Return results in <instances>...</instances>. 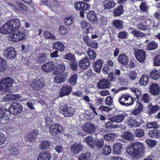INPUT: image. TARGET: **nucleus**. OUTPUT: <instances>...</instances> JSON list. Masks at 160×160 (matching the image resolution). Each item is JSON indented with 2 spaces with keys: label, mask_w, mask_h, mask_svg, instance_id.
Returning a JSON list of instances; mask_svg holds the SVG:
<instances>
[{
  "label": "nucleus",
  "mask_w": 160,
  "mask_h": 160,
  "mask_svg": "<svg viewBox=\"0 0 160 160\" xmlns=\"http://www.w3.org/2000/svg\"><path fill=\"white\" fill-rule=\"evenodd\" d=\"M126 152L134 160L139 159L145 155L144 146L141 142H134L128 147Z\"/></svg>",
  "instance_id": "nucleus-1"
},
{
  "label": "nucleus",
  "mask_w": 160,
  "mask_h": 160,
  "mask_svg": "<svg viewBox=\"0 0 160 160\" xmlns=\"http://www.w3.org/2000/svg\"><path fill=\"white\" fill-rule=\"evenodd\" d=\"M13 80L10 77H7L2 79L0 82V91L8 93L9 91V87L13 83Z\"/></svg>",
  "instance_id": "nucleus-2"
},
{
  "label": "nucleus",
  "mask_w": 160,
  "mask_h": 160,
  "mask_svg": "<svg viewBox=\"0 0 160 160\" xmlns=\"http://www.w3.org/2000/svg\"><path fill=\"white\" fill-rule=\"evenodd\" d=\"M133 99L129 95H124L119 99L120 103L122 105L128 106L132 105L133 103Z\"/></svg>",
  "instance_id": "nucleus-3"
},
{
  "label": "nucleus",
  "mask_w": 160,
  "mask_h": 160,
  "mask_svg": "<svg viewBox=\"0 0 160 160\" xmlns=\"http://www.w3.org/2000/svg\"><path fill=\"white\" fill-rule=\"evenodd\" d=\"M23 107L20 103L15 102L11 104L9 107V112L14 115H16L22 111Z\"/></svg>",
  "instance_id": "nucleus-4"
},
{
  "label": "nucleus",
  "mask_w": 160,
  "mask_h": 160,
  "mask_svg": "<svg viewBox=\"0 0 160 160\" xmlns=\"http://www.w3.org/2000/svg\"><path fill=\"white\" fill-rule=\"evenodd\" d=\"M60 112L66 117L73 116L74 113V108L71 107H67L65 105L61 106L60 108Z\"/></svg>",
  "instance_id": "nucleus-5"
},
{
  "label": "nucleus",
  "mask_w": 160,
  "mask_h": 160,
  "mask_svg": "<svg viewBox=\"0 0 160 160\" xmlns=\"http://www.w3.org/2000/svg\"><path fill=\"white\" fill-rule=\"evenodd\" d=\"M62 127L58 124L52 125L50 127L49 132L52 135H58L61 132Z\"/></svg>",
  "instance_id": "nucleus-6"
},
{
  "label": "nucleus",
  "mask_w": 160,
  "mask_h": 160,
  "mask_svg": "<svg viewBox=\"0 0 160 160\" xmlns=\"http://www.w3.org/2000/svg\"><path fill=\"white\" fill-rule=\"evenodd\" d=\"M84 146L80 143H75L72 145L70 148V151L74 154H77L82 151Z\"/></svg>",
  "instance_id": "nucleus-7"
},
{
  "label": "nucleus",
  "mask_w": 160,
  "mask_h": 160,
  "mask_svg": "<svg viewBox=\"0 0 160 160\" xmlns=\"http://www.w3.org/2000/svg\"><path fill=\"white\" fill-rule=\"evenodd\" d=\"M16 54L15 49L12 47L7 48L4 52V57L8 59L14 58Z\"/></svg>",
  "instance_id": "nucleus-8"
},
{
  "label": "nucleus",
  "mask_w": 160,
  "mask_h": 160,
  "mask_svg": "<svg viewBox=\"0 0 160 160\" xmlns=\"http://www.w3.org/2000/svg\"><path fill=\"white\" fill-rule=\"evenodd\" d=\"M55 66V63L53 62L50 61L43 64L42 67V69L46 73L49 72L53 70Z\"/></svg>",
  "instance_id": "nucleus-9"
},
{
  "label": "nucleus",
  "mask_w": 160,
  "mask_h": 160,
  "mask_svg": "<svg viewBox=\"0 0 160 160\" xmlns=\"http://www.w3.org/2000/svg\"><path fill=\"white\" fill-rule=\"evenodd\" d=\"M12 26L11 23L8 22L1 28L0 32L2 34H6L12 32L13 31L12 29H13V28L11 27Z\"/></svg>",
  "instance_id": "nucleus-10"
},
{
  "label": "nucleus",
  "mask_w": 160,
  "mask_h": 160,
  "mask_svg": "<svg viewBox=\"0 0 160 160\" xmlns=\"http://www.w3.org/2000/svg\"><path fill=\"white\" fill-rule=\"evenodd\" d=\"M82 128L83 131L88 133H92L96 130L94 125L92 123H86L82 125Z\"/></svg>",
  "instance_id": "nucleus-11"
},
{
  "label": "nucleus",
  "mask_w": 160,
  "mask_h": 160,
  "mask_svg": "<svg viewBox=\"0 0 160 160\" xmlns=\"http://www.w3.org/2000/svg\"><path fill=\"white\" fill-rule=\"evenodd\" d=\"M72 91L71 87L68 85L63 86L62 87L59 93V96L62 98L64 96L69 95Z\"/></svg>",
  "instance_id": "nucleus-12"
},
{
  "label": "nucleus",
  "mask_w": 160,
  "mask_h": 160,
  "mask_svg": "<svg viewBox=\"0 0 160 160\" xmlns=\"http://www.w3.org/2000/svg\"><path fill=\"white\" fill-rule=\"evenodd\" d=\"M9 111L4 108H0V118L1 120L6 121L8 120L10 118L8 115Z\"/></svg>",
  "instance_id": "nucleus-13"
},
{
  "label": "nucleus",
  "mask_w": 160,
  "mask_h": 160,
  "mask_svg": "<svg viewBox=\"0 0 160 160\" xmlns=\"http://www.w3.org/2000/svg\"><path fill=\"white\" fill-rule=\"evenodd\" d=\"M37 135V130H34L32 131L25 136L24 138L25 140L30 142H34L36 139Z\"/></svg>",
  "instance_id": "nucleus-14"
},
{
  "label": "nucleus",
  "mask_w": 160,
  "mask_h": 160,
  "mask_svg": "<svg viewBox=\"0 0 160 160\" xmlns=\"http://www.w3.org/2000/svg\"><path fill=\"white\" fill-rule=\"evenodd\" d=\"M44 85L43 82L39 79H34L31 84V86L33 89L38 90L43 88Z\"/></svg>",
  "instance_id": "nucleus-15"
},
{
  "label": "nucleus",
  "mask_w": 160,
  "mask_h": 160,
  "mask_svg": "<svg viewBox=\"0 0 160 160\" xmlns=\"http://www.w3.org/2000/svg\"><path fill=\"white\" fill-rule=\"evenodd\" d=\"M125 116L122 114H119L113 117H110L108 120L112 122L117 123H120L124 119Z\"/></svg>",
  "instance_id": "nucleus-16"
},
{
  "label": "nucleus",
  "mask_w": 160,
  "mask_h": 160,
  "mask_svg": "<svg viewBox=\"0 0 160 160\" xmlns=\"http://www.w3.org/2000/svg\"><path fill=\"white\" fill-rule=\"evenodd\" d=\"M79 64L81 68L86 69L89 67L90 62L88 57H85L80 61Z\"/></svg>",
  "instance_id": "nucleus-17"
},
{
  "label": "nucleus",
  "mask_w": 160,
  "mask_h": 160,
  "mask_svg": "<svg viewBox=\"0 0 160 160\" xmlns=\"http://www.w3.org/2000/svg\"><path fill=\"white\" fill-rule=\"evenodd\" d=\"M126 123L128 126L131 128L138 127L140 125V123L137 122L133 118L131 117H128L127 118Z\"/></svg>",
  "instance_id": "nucleus-18"
},
{
  "label": "nucleus",
  "mask_w": 160,
  "mask_h": 160,
  "mask_svg": "<svg viewBox=\"0 0 160 160\" xmlns=\"http://www.w3.org/2000/svg\"><path fill=\"white\" fill-rule=\"evenodd\" d=\"M135 57L137 60L140 62L144 61L146 58V54L144 51L139 50L135 53Z\"/></svg>",
  "instance_id": "nucleus-19"
},
{
  "label": "nucleus",
  "mask_w": 160,
  "mask_h": 160,
  "mask_svg": "<svg viewBox=\"0 0 160 160\" xmlns=\"http://www.w3.org/2000/svg\"><path fill=\"white\" fill-rule=\"evenodd\" d=\"M110 84L109 81L105 79H102L98 82L97 87L99 89H106L110 87Z\"/></svg>",
  "instance_id": "nucleus-20"
},
{
  "label": "nucleus",
  "mask_w": 160,
  "mask_h": 160,
  "mask_svg": "<svg viewBox=\"0 0 160 160\" xmlns=\"http://www.w3.org/2000/svg\"><path fill=\"white\" fill-rule=\"evenodd\" d=\"M25 36V34L23 33L18 31L12 35V38L13 41L18 42L24 39Z\"/></svg>",
  "instance_id": "nucleus-21"
},
{
  "label": "nucleus",
  "mask_w": 160,
  "mask_h": 160,
  "mask_svg": "<svg viewBox=\"0 0 160 160\" xmlns=\"http://www.w3.org/2000/svg\"><path fill=\"white\" fill-rule=\"evenodd\" d=\"M150 92L153 95H157L160 93V87L157 83H153L150 88Z\"/></svg>",
  "instance_id": "nucleus-22"
},
{
  "label": "nucleus",
  "mask_w": 160,
  "mask_h": 160,
  "mask_svg": "<svg viewBox=\"0 0 160 160\" xmlns=\"http://www.w3.org/2000/svg\"><path fill=\"white\" fill-rule=\"evenodd\" d=\"M67 77V74H63L61 75L57 76L54 77V81L56 83L60 84L64 82L65 81Z\"/></svg>",
  "instance_id": "nucleus-23"
},
{
  "label": "nucleus",
  "mask_w": 160,
  "mask_h": 160,
  "mask_svg": "<svg viewBox=\"0 0 160 160\" xmlns=\"http://www.w3.org/2000/svg\"><path fill=\"white\" fill-rule=\"evenodd\" d=\"M102 66V62L101 60H98L93 64V68L94 71L98 73H100Z\"/></svg>",
  "instance_id": "nucleus-24"
},
{
  "label": "nucleus",
  "mask_w": 160,
  "mask_h": 160,
  "mask_svg": "<svg viewBox=\"0 0 160 160\" xmlns=\"http://www.w3.org/2000/svg\"><path fill=\"white\" fill-rule=\"evenodd\" d=\"M50 158L49 154L46 151H43L39 153L38 156V160H49Z\"/></svg>",
  "instance_id": "nucleus-25"
},
{
  "label": "nucleus",
  "mask_w": 160,
  "mask_h": 160,
  "mask_svg": "<svg viewBox=\"0 0 160 160\" xmlns=\"http://www.w3.org/2000/svg\"><path fill=\"white\" fill-rule=\"evenodd\" d=\"M53 48L57 49L60 51H62L65 49V46L62 42H54L52 45Z\"/></svg>",
  "instance_id": "nucleus-26"
},
{
  "label": "nucleus",
  "mask_w": 160,
  "mask_h": 160,
  "mask_svg": "<svg viewBox=\"0 0 160 160\" xmlns=\"http://www.w3.org/2000/svg\"><path fill=\"white\" fill-rule=\"evenodd\" d=\"M8 22L12 25V26L11 27L13 28L12 29L13 31L18 29L20 26L21 22L18 19H13Z\"/></svg>",
  "instance_id": "nucleus-27"
},
{
  "label": "nucleus",
  "mask_w": 160,
  "mask_h": 160,
  "mask_svg": "<svg viewBox=\"0 0 160 160\" xmlns=\"http://www.w3.org/2000/svg\"><path fill=\"white\" fill-rule=\"evenodd\" d=\"M7 98L4 97V99L6 101H12L18 99L20 98V96L19 94H10V91L8 93L6 94Z\"/></svg>",
  "instance_id": "nucleus-28"
},
{
  "label": "nucleus",
  "mask_w": 160,
  "mask_h": 160,
  "mask_svg": "<svg viewBox=\"0 0 160 160\" xmlns=\"http://www.w3.org/2000/svg\"><path fill=\"white\" fill-rule=\"evenodd\" d=\"M122 137L127 140L132 141L134 140V136L130 132H125L123 133Z\"/></svg>",
  "instance_id": "nucleus-29"
},
{
  "label": "nucleus",
  "mask_w": 160,
  "mask_h": 160,
  "mask_svg": "<svg viewBox=\"0 0 160 160\" xmlns=\"http://www.w3.org/2000/svg\"><path fill=\"white\" fill-rule=\"evenodd\" d=\"M122 146L120 143L115 144L113 148V153L115 155H119L121 153Z\"/></svg>",
  "instance_id": "nucleus-30"
},
{
  "label": "nucleus",
  "mask_w": 160,
  "mask_h": 160,
  "mask_svg": "<svg viewBox=\"0 0 160 160\" xmlns=\"http://www.w3.org/2000/svg\"><path fill=\"white\" fill-rule=\"evenodd\" d=\"M143 108V107L141 103H138L135 109L132 111V114L135 116L139 115L142 111Z\"/></svg>",
  "instance_id": "nucleus-31"
},
{
  "label": "nucleus",
  "mask_w": 160,
  "mask_h": 160,
  "mask_svg": "<svg viewBox=\"0 0 160 160\" xmlns=\"http://www.w3.org/2000/svg\"><path fill=\"white\" fill-rule=\"evenodd\" d=\"M118 61L122 65H127L128 62V58L125 54H122L119 56Z\"/></svg>",
  "instance_id": "nucleus-32"
},
{
  "label": "nucleus",
  "mask_w": 160,
  "mask_h": 160,
  "mask_svg": "<svg viewBox=\"0 0 160 160\" xmlns=\"http://www.w3.org/2000/svg\"><path fill=\"white\" fill-rule=\"evenodd\" d=\"M116 3L112 0H106L104 2L103 6L104 8H112L115 5Z\"/></svg>",
  "instance_id": "nucleus-33"
},
{
  "label": "nucleus",
  "mask_w": 160,
  "mask_h": 160,
  "mask_svg": "<svg viewBox=\"0 0 160 160\" xmlns=\"http://www.w3.org/2000/svg\"><path fill=\"white\" fill-rule=\"evenodd\" d=\"M87 16L88 19L92 23L96 22L97 18L94 12L90 11L87 13Z\"/></svg>",
  "instance_id": "nucleus-34"
},
{
  "label": "nucleus",
  "mask_w": 160,
  "mask_h": 160,
  "mask_svg": "<svg viewBox=\"0 0 160 160\" xmlns=\"http://www.w3.org/2000/svg\"><path fill=\"white\" fill-rule=\"evenodd\" d=\"M149 136L152 138H158L160 136V131L158 129L150 130L148 132Z\"/></svg>",
  "instance_id": "nucleus-35"
},
{
  "label": "nucleus",
  "mask_w": 160,
  "mask_h": 160,
  "mask_svg": "<svg viewBox=\"0 0 160 160\" xmlns=\"http://www.w3.org/2000/svg\"><path fill=\"white\" fill-rule=\"evenodd\" d=\"M123 12V7L120 5L114 9L113 13L114 16H119L122 14Z\"/></svg>",
  "instance_id": "nucleus-36"
},
{
  "label": "nucleus",
  "mask_w": 160,
  "mask_h": 160,
  "mask_svg": "<svg viewBox=\"0 0 160 160\" xmlns=\"http://www.w3.org/2000/svg\"><path fill=\"white\" fill-rule=\"evenodd\" d=\"M112 24L116 28L118 29H122L124 27V22L121 20H114L113 21Z\"/></svg>",
  "instance_id": "nucleus-37"
},
{
  "label": "nucleus",
  "mask_w": 160,
  "mask_h": 160,
  "mask_svg": "<svg viewBox=\"0 0 160 160\" xmlns=\"http://www.w3.org/2000/svg\"><path fill=\"white\" fill-rule=\"evenodd\" d=\"M136 26L138 29L141 30L146 31L150 29V27L144 22H140L138 23Z\"/></svg>",
  "instance_id": "nucleus-38"
},
{
  "label": "nucleus",
  "mask_w": 160,
  "mask_h": 160,
  "mask_svg": "<svg viewBox=\"0 0 160 160\" xmlns=\"http://www.w3.org/2000/svg\"><path fill=\"white\" fill-rule=\"evenodd\" d=\"M111 148L110 146H105L103 148L102 154L105 156L108 155L111 153Z\"/></svg>",
  "instance_id": "nucleus-39"
},
{
  "label": "nucleus",
  "mask_w": 160,
  "mask_h": 160,
  "mask_svg": "<svg viewBox=\"0 0 160 160\" xmlns=\"http://www.w3.org/2000/svg\"><path fill=\"white\" fill-rule=\"evenodd\" d=\"M50 145V141L47 140H44L42 141L39 146L40 148L42 150H44L48 148Z\"/></svg>",
  "instance_id": "nucleus-40"
},
{
  "label": "nucleus",
  "mask_w": 160,
  "mask_h": 160,
  "mask_svg": "<svg viewBox=\"0 0 160 160\" xmlns=\"http://www.w3.org/2000/svg\"><path fill=\"white\" fill-rule=\"evenodd\" d=\"M94 139L93 138L90 136H88L85 139V141L87 144H88L90 147L92 148H94Z\"/></svg>",
  "instance_id": "nucleus-41"
},
{
  "label": "nucleus",
  "mask_w": 160,
  "mask_h": 160,
  "mask_svg": "<svg viewBox=\"0 0 160 160\" xmlns=\"http://www.w3.org/2000/svg\"><path fill=\"white\" fill-rule=\"evenodd\" d=\"M9 150L10 154L13 156L16 155L18 153V148L14 147L12 144H10Z\"/></svg>",
  "instance_id": "nucleus-42"
},
{
  "label": "nucleus",
  "mask_w": 160,
  "mask_h": 160,
  "mask_svg": "<svg viewBox=\"0 0 160 160\" xmlns=\"http://www.w3.org/2000/svg\"><path fill=\"white\" fill-rule=\"evenodd\" d=\"M158 45L157 42L153 41L149 43L147 46L148 49L150 50H154L158 47Z\"/></svg>",
  "instance_id": "nucleus-43"
},
{
  "label": "nucleus",
  "mask_w": 160,
  "mask_h": 160,
  "mask_svg": "<svg viewBox=\"0 0 160 160\" xmlns=\"http://www.w3.org/2000/svg\"><path fill=\"white\" fill-rule=\"evenodd\" d=\"M148 82V77L147 75H145L142 76L140 80L139 83L140 85L145 86L147 85Z\"/></svg>",
  "instance_id": "nucleus-44"
},
{
  "label": "nucleus",
  "mask_w": 160,
  "mask_h": 160,
  "mask_svg": "<svg viewBox=\"0 0 160 160\" xmlns=\"http://www.w3.org/2000/svg\"><path fill=\"white\" fill-rule=\"evenodd\" d=\"M7 67L6 62L2 58L0 57V72L3 71Z\"/></svg>",
  "instance_id": "nucleus-45"
},
{
  "label": "nucleus",
  "mask_w": 160,
  "mask_h": 160,
  "mask_svg": "<svg viewBox=\"0 0 160 160\" xmlns=\"http://www.w3.org/2000/svg\"><path fill=\"white\" fill-rule=\"evenodd\" d=\"M135 135L137 137H142L144 135V131L141 129H137L136 130Z\"/></svg>",
  "instance_id": "nucleus-46"
},
{
  "label": "nucleus",
  "mask_w": 160,
  "mask_h": 160,
  "mask_svg": "<svg viewBox=\"0 0 160 160\" xmlns=\"http://www.w3.org/2000/svg\"><path fill=\"white\" fill-rule=\"evenodd\" d=\"M104 140L100 139L96 141L94 144V147H95L98 149L102 148L104 145Z\"/></svg>",
  "instance_id": "nucleus-47"
},
{
  "label": "nucleus",
  "mask_w": 160,
  "mask_h": 160,
  "mask_svg": "<svg viewBox=\"0 0 160 160\" xmlns=\"http://www.w3.org/2000/svg\"><path fill=\"white\" fill-rule=\"evenodd\" d=\"M152 78L154 79H157L160 77V74L157 70L152 71L150 73Z\"/></svg>",
  "instance_id": "nucleus-48"
},
{
  "label": "nucleus",
  "mask_w": 160,
  "mask_h": 160,
  "mask_svg": "<svg viewBox=\"0 0 160 160\" xmlns=\"http://www.w3.org/2000/svg\"><path fill=\"white\" fill-rule=\"evenodd\" d=\"M47 54H40L37 58V61L39 63H41L46 60Z\"/></svg>",
  "instance_id": "nucleus-49"
},
{
  "label": "nucleus",
  "mask_w": 160,
  "mask_h": 160,
  "mask_svg": "<svg viewBox=\"0 0 160 160\" xmlns=\"http://www.w3.org/2000/svg\"><path fill=\"white\" fill-rule=\"evenodd\" d=\"M87 54L91 59H93L96 57V52L92 49L88 48L87 51Z\"/></svg>",
  "instance_id": "nucleus-50"
},
{
  "label": "nucleus",
  "mask_w": 160,
  "mask_h": 160,
  "mask_svg": "<svg viewBox=\"0 0 160 160\" xmlns=\"http://www.w3.org/2000/svg\"><path fill=\"white\" fill-rule=\"evenodd\" d=\"M147 127L149 128H158L159 126L158 124L155 122H148L147 123Z\"/></svg>",
  "instance_id": "nucleus-51"
},
{
  "label": "nucleus",
  "mask_w": 160,
  "mask_h": 160,
  "mask_svg": "<svg viewBox=\"0 0 160 160\" xmlns=\"http://www.w3.org/2000/svg\"><path fill=\"white\" fill-rule=\"evenodd\" d=\"M128 37V33L125 31L120 32L118 34V38H119L126 39Z\"/></svg>",
  "instance_id": "nucleus-52"
},
{
  "label": "nucleus",
  "mask_w": 160,
  "mask_h": 160,
  "mask_svg": "<svg viewBox=\"0 0 160 160\" xmlns=\"http://www.w3.org/2000/svg\"><path fill=\"white\" fill-rule=\"evenodd\" d=\"M81 25L83 29H86V32L87 33H88L89 32V28L90 26V24L87 22L83 21L81 22Z\"/></svg>",
  "instance_id": "nucleus-53"
},
{
  "label": "nucleus",
  "mask_w": 160,
  "mask_h": 160,
  "mask_svg": "<svg viewBox=\"0 0 160 160\" xmlns=\"http://www.w3.org/2000/svg\"><path fill=\"white\" fill-rule=\"evenodd\" d=\"M78 76L76 74H74L71 77L69 82L71 85H74L76 84L77 82Z\"/></svg>",
  "instance_id": "nucleus-54"
},
{
  "label": "nucleus",
  "mask_w": 160,
  "mask_h": 160,
  "mask_svg": "<svg viewBox=\"0 0 160 160\" xmlns=\"http://www.w3.org/2000/svg\"><path fill=\"white\" fill-rule=\"evenodd\" d=\"M65 58L66 59L70 61L71 62L74 61L76 60L74 55L70 53L67 54L65 56Z\"/></svg>",
  "instance_id": "nucleus-55"
},
{
  "label": "nucleus",
  "mask_w": 160,
  "mask_h": 160,
  "mask_svg": "<svg viewBox=\"0 0 160 160\" xmlns=\"http://www.w3.org/2000/svg\"><path fill=\"white\" fill-rule=\"evenodd\" d=\"M90 156L91 155L89 152H87L80 155L79 159V160H87L90 157Z\"/></svg>",
  "instance_id": "nucleus-56"
},
{
  "label": "nucleus",
  "mask_w": 160,
  "mask_h": 160,
  "mask_svg": "<svg viewBox=\"0 0 160 160\" xmlns=\"http://www.w3.org/2000/svg\"><path fill=\"white\" fill-rule=\"evenodd\" d=\"M118 127V125H113L111 122H108L105 123V127L108 129H111L112 128H115Z\"/></svg>",
  "instance_id": "nucleus-57"
},
{
  "label": "nucleus",
  "mask_w": 160,
  "mask_h": 160,
  "mask_svg": "<svg viewBox=\"0 0 160 160\" xmlns=\"http://www.w3.org/2000/svg\"><path fill=\"white\" fill-rule=\"evenodd\" d=\"M44 36L46 39L56 40V39L54 36L52 35L48 32H45L44 34Z\"/></svg>",
  "instance_id": "nucleus-58"
},
{
  "label": "nucleus",
  "mask_w": 160,
  "mask_h": 160,
  "mask_svg": "<svg viewBox=\"0 0 160 160\" xmlns=\"http://www.w3.org/2000/svg\"><path fill=\"white\" fill-rule=\"evenodd\" d=\"M142 98L143 102L146 103H148L151 100V98L150 96L147 93L143 94Z\"/></svg>",
  "instance_id": "nucleus-59"
},
{
  "label": "nucleus",
  "mask_w": 160,
  "mask_h": 160,
  "mask_svg": "<svg viewBox=\"0 0 160 160\" xmlns=\"http://www.w3.org/2000/svg\"><path fill=\"white\" fill-rule=\"evenodd\" d=\"M154 65L155 66H160V55H157L154 59Z\"/></svg>",
  "instance_id": "nucleus-60"
},
{
  "label": "nucleus",
  "mask_w": 160,
  "mask_h": 160,
  "mask_svg": "<svg viewBox=\"0 0 160 160\" xmlns=\"http://www.w3.org/2000/svg\"><path fill=\"white\" fill-rule=\"evenodd\" d=\"M58 32L60 34L64 35L67 33V31L63 26H61L59 27Z\"/></svg>",
  "instance_id": "nucleus-61"
},
{
  "label": "nucleus",
  "mask_w": 160,
  "mask_h": 160,
  "mask_svg": "<svg viewBox=\"0 0 160 160\" xmlns=\"http://www.w3.org/2000/svg\"><path fill=\"white\" fill-rule=\"evenodd\" d=\"M115 134L113 133H110L106 134L104 136V138L106 140H110L114 139L115 137Z\"/></svg>",
  "instance_id": "nucleus-62"
},
{
  "label": "nucleus",
  "mask_w": 160,
  "mask_h": 160,
  "mask_svg": "<svg viewBox=\"0 0 160 160\" xmlns=\"http://www.w3.org/2000/svg\"><path fill=\"white\" fill-rule=\"evenodd\" d=\"M64 22L66 25L68 26H70L72 23V17H67L64 19Z\"/></svg>",
  "instance_id": "nucleus-63"
},
{
  "label": "nucleus",
  "mask_w": 160,
  "mask_h": 160,
  "mask_svg": "<svg viewBox=\"0 0 160 160\" xmlns=\"http://www.w3.org/2000/svg\"><path fill=\"white\" fill-rule=\"evenodd\" d=\"M105 101L107 105L111 106L113 103V98L111 96H108L105 99Z\"/></svg>",
  "instance_id": "nucleus-64"
}]
</instances>
